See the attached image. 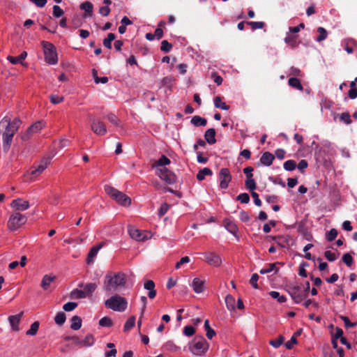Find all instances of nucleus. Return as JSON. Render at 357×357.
<instances>
[{"label":"nucleus","instance_id":"nucleus-62","mask_svg":"<svg viewBox=\"0 0 357 357\" xmlns=\"http://www.w3.org/2000/svg\"><path fill=\"white\" fill-rule=\"evenodd\" d=\"M50 102L54 105L59 104L63 101V97L56 95H51L50 97Z\"/></svg>","mask_w":357,"mask_h":357},{"label":"nucleus","instance_id":"nucleus-16","mask_svg":"<svg viewBox=\"0 0 357 357\" xmlns=\"http://www.w3.org/2000/svg\"><path fill=\"white\" fill-rule=\"evenodd\" d=\"M49 163L50 159L43 160L37 167H33V169L31 170V174L33 176L40 174L47 168Z\"/></svg>","mask_w":357,"mask_h":357},{"label":"nucleus","instance_id":"nucleus-37","mask_svg":"<svg viewBox=\"0 0 357 357\" xmlns=\"http://www.w3.org/2000/svg\"><path fill=\"white\" fill-rule=\"evenodd\" d=\"M284 341V337L283 335H280L275 340H271L269 341V344L273 347L274 348H278L280 347Z\"/></svg>","mask_w":357,"mask_h":357},{"label":"nucleus","instance_id":"nucleus-56","mask_svg":"<svg viewBox=\"0 0 357 357\" xmlns=\"http://www.w3.org/2000/svg\"><path fill=\"white\" fill-rule=\"evenodd\" d=\"M169 208V205L167 203H164L161 204L160 208L158 209V215L160 217H162L165 215V213L167 212V211Z\"/></svg>","mask_w":357,"mask_h":357},{"label":"nucleus","instance_id":"nucleus-55","mask_svg":"<svg viewBox=\"0 0 357 357\" xmlns=\"http://www.w3.org/2000/svg\"><path fill=\"white\" fill-rule=\"evenodd\" d=\"M195 333V329L192 326H186L183 328V334L188 337L193 335Z\"/></svg>","mask_w":357,"mask_h":357},{"label":"nucleus","instance_id":"nucleus-30","mask_svg":"<svg viewBox=\"0 0 357 357\" xmlns=\"http://www.w3.org/2000/svg\"><path fill=\"white\" fill-rule=\"evenodd\" d=\"M213 101L214 105L217 108H220L223 110H228L229 109V106L225 102H222V98L220 96L215 97Z\"/></svg>","mask_w":357,"mask_h":357},{"label":"nucleus","instance_id":"nucleus-11","mask_svg":"<svg viewBox=\"0 0 357 357\" xmlns=\"http://www.w3.org/2000/svg\"><path fill=\"white\" fill-rule=\"evenodd\" d=\"M231 175L229 169L222 168L219 172L220 187L222 189H227L229 183L231 181Z\"/></svg>","mask_w":357,"mask_h":357},{"label":"nucleus","instance_id":"nucleus-2","mask_svg":"<svg viewBox=\"0 0 357 357\" xmlns=\"http://www.w3.org/2000/svg\"><path fill=\"white\" fill-rule=\"evenodd\" d=\"M126 275L123 272L108 271L104 277L102 289L107 294H113L126 287Z\"/></svg>","mask_w":357,"mask_h":357},{"label":"nucleus","instance_id":"nucleus-41","mask_svg":"<svg viewBox=\"0 0 357 357\" xmlns=\"http://www.w3.org/2000/svg\"><path fill=\"white\" fill-rule=\"evenodd\" d=\"M278 263H273V264H268V268H262L259 271V273L261 274H266V273H268L271 271H275V273H278L279 269L278 268H276V264Z\"/></svg>","mask_w":357,"mask_h":357},{"label":"nucleus","instance_id":"nucleus-59","mask_svg":"<svg viewBox=\"0 0 357 357\" xmlns=\"http://www.w3.org/2000/svg\"><path fill=\"white\" fill-rule=\"evenodd\" d=\"M52 9H53V15L55 17H60L64 13L63 10L57 5H54L53 6Z\"/></svg>","mask_w":357,"mask_h":357},{"label":"nucleus","instance_id":"nucleus-44","mask_svg":"<svg viewBox=\"0 0 357 357\" xmlns=\"http://www.w3.org/2000/svg\"><path fill=\"white\" fill-rule=\"evenodd\" d=\"M317 31L319 32V35L316 39L317 41L321 42L327 38L328 33L327 31L324 27H319L317 29Z\"/></svg>","mask_w":357,"mask_h":357},{"label":"nucleus","instance_id":"nucleus-12","mask_svg":"<svg viewBox=\"0 0 357 357\" xmlns=\"http://www.w3.org/2000/svg\"><path fill=\"white\" fill-rule=\"evenodd\" d=\"M204 256L205 261L210 266L214 267H218L222 264V259L215 252H209L203 253Z\"/></svg>","mask_w":357,"mask_h":357},{"label":"nucleus","instance_id":"nucleus-6","mask_svg":"<svg viewBox=\"0 0 357 357\" xmlns=\"http://www.w3.org/2000/svg\"><path fill=\"white\" fill-rule=\"evenodd\" d=\"M42 43L45 61L50 65L56 64L58 61V58L55 47L49 42L43 41Z\"/></svg>","mask_w":357,"mask_h":357},{"label":"nucleus","instance_id":"nucleus-4","mask_svg":"<svg viewBox=\"0 0 357 357\" xmlns=\"http://www.w3.org/2000/svg\"><path fill=\"white\" fill-rule=\"evenodd\" d=\"M105 305L114 311L123 312L127 308L128 302L124 297L115 294L105 301Z\"/></svg>","mask_w":357,"mask_h":357},{"label":"nucleus","instance_id":"nucleus-60","mask_svg":"<svg viewBox=\"0 0 357 357\" xmlns=\"http://www.w3.org/2000/svg\"><path fill=\"white\" fill-rule=\"evenodd\" d=\"M174 79L172 77H165L162 79V85L170 88L172 86Z\"/></svg>","mask_w":357,"mask_h":357},{"label":"nucleus","instance_id":"nucleus-53","mask_svg":"<svg viewBox=\"0 0 357 357\" xmlns=\"http://www.w3.org/2000/svg\"><path fill=\"white\" fill-rule=\"evenodd\" d=\"M342 261L349 267L353 264V257L349 253H346L342 257Z\"/></svg>","mask_w":357,"mask_h":357},{"label":"nucleus","instance_id":"nucleus-13","mask_svg":"<svg viewBox=\"0 0 357 357\" xmlns=\"http://www.w3.org/2000/svg\"><path fill=\"white\" fill-rule=\"evenodd\" d=\"M128 233L132 239L137 241H144L149 238V236L145 231H142L135 227L130 226L128 227Z\"/></svg>","mask_w":357,"mask_h":357},{"label":"nucleus","instance_id":"nucleus-23","mask_svg":"<svg viewBox=\"0 0 357 357\" xmlns=\"http://www.w3.org/2000/svg\"><path fill=\"white\" fill-rule=\"evenodd\" d=\"M56 279L55 276H50L49 275H45L41 281V287L46 290L49 288L52 282Z\"/></svg>","mask_w":357,"mask_h":357},{"label":"nucleus","instance_id":"nucleus-31","mask_svg":"<svg viewBox=\"0 0 357 357\" xmlns=\"http://www.w3.org/2000/svg\"><path fill=\"white\" fill-rule=\"evenodd\" d=\"M288 84L291 87L296 89L299 91H303V87L302 84H301L300 80L298 78L296 77H291L288 80Z\"/></svg>","mask_w":357,"mask_h":357},{"label":"nucleus","instance_id":"nucleus-50","mask_svg":"<svg viewBox=\"0 0 357 357\" xmlns=\"http://www.w3.org/2000/svg\"><path fill=\"white\" fill-rule=\"evenodd\" d=\"M107 119L113 125L118 126L119 125V119L114 114H109L106 116Z\"/></svg>","mask_w":357,"mask_h":357},{"label":"nucleus","instance_id":"nucleus-46","mask_svg":"<svg viewBox=\"0 0 357 357\" xmlns=\"http://www.w3.org/2000/svg\"><path fill=\"white\" fill-rule=\"evenodd\" d=\"M172 48V45L167 40H162L161 43L160 50L164 52H169Z\"/></svg>","mask_w":357,"mask_h":357},{"label":"nucleus","instance_id":"nucleus-26","mask_svg":"<svg viewBox=\"0 0 357 357\" xmlns=\"http://www.w3.org/2000/svg\"><path fill=\"white\" fill-rule=\"evenodd\" d=\"M213 174V172L211 169L208 167H204L199 171L197 174V179L198 181H203L205 178L206 176H211Z\"/></svg>","mask_w":357,"mask_h":357},{"label":"nucleus","instance_id":"nucleus-20","mask_svg":"<svg viewBox=\"0 0 357 357\" xmlns=\"http://www.w3.org/2000/svg\"><path fill=\"white\" fill-rule=\"evenodd\" d=\"M275 159V155L268 151L264 152L261 158L260 162L265 166L269 167L272 165Z\"/></svg>","mask_w":357,"mask_h":357},{"label":"nucleus","instance_id":"nucleus-7","mask_svg":"<svg viewBox=\"0 0 357 357\" xmlns=\"http://www.w3.org/2000/svg\"><path fill=\"white\" fill-rule=\"evenodd\" d=\"M27 218L25 215L15 213L10 215L8 221V227L10 230H16L20 227L26 223Z\"/></svg>","mask_w":357,"mask_h":357},{"label":"nucleus","instance_id":"nucleus-38","mask_svg":"<svg viewBox=\"0 0 357 357\" xmlns=\"http://www.w3.org/2000/svg\"><path fill=\"white\" fill-rule=\"evenodd\" d=\"M296 162L294 160H287L283 164V167L287 171H293L296 169Z\"/></svg>","mask_w":357,"mask_h":357},{"label":"nucleus","instance_id":"nucleus-45","mask_svg":"<svg viewBox=\"0 0 357 357\" xmlns=\"http://www.w3.org/2000/svg\"><path fill=\"white\" fill-rule=\"evenodd\" d=\"M99 325L102 327H112L113 322L110 318L104 317L100 319Z\"/></svg>","mask_w":357,"mask_h":357},{"label":"nucleus","instance_id":"nucleus-34","mask_svg":"<svg viewBox=\"0 0 357 357\" xmlns=\"http://www.w3.org/2000/svg\"><path fill=\"white\" fill-rule=\"evenodd\" d=\"M235 298L231 295H227L225 298V303L229 310H235Z\"/></svg>","mask_w":357,"mask_h":357},{"label":"nucleus","instance_id":"nucleus-40","mask_svg":"<svg viewBox=\"0 0 357 357\" xmlns=\"http://www.w3.org/2000/svg\"><path fill=\"white\" fill-rule=\"evenodd\" d=\"M66 314L63 312H59L56 314L54 317V321L56 324L59 326H62L66 321Z\"/></svg>","mask_w":357,"mask_h":357},{"label":"nucleus","instance_id":"nucleus-9","mask_svg":"<svg viewBox=\"0 0 357 357\" xmlns=\"http://www.w3.org/2000/svg\"><path fill=\"white\" fill-rule=\"evenodd\" d=\"M91 129L99 136L105 135L107 132L105 123L96 118L91 119Z\"/></svg>","mask_w":357,"mask_h":357},{"label":"nucleus","instance_id":"nucleus-8","mask_svg":"<svg viewBox=\"0 0 357 357\" xmlns=\"http://www.w3.org/2000/svg\"><path fill=\"white\" fill-rule=\"evenodd\" d=\"M287 291L296 303H300L306 297V295L303 294V291L298 285L288 286Z\"/></svg>","mask_w":357,"mask_h":357},{"label":"nucleus","instance_id":"nucleus-58","mask_svg":"<svg viewBox=\"0 0 357 357\" xmlns=\"http://www.w3.org/2000/svg\"><path fill=\"white\" fill-rule=\"evenodd\" d=\"M259 277L258 274L253 273L251 276V278L250 280V284L255 288V289H259V286L257 284V281L259 280Z\"/></svg>","mask_w":357,"mask_h":357},{"label":"nucleus","instance_id":"nucleus-29","mask_svg":"<svg viewBox=\"0 0 357 357\" xmlns=\"http://www.w3.org/2000/svg\"><path fill=\"white\" fill-rule=\"evenodd\" d=\"M191 123L195 126H205L207 123V120L199 116H194L191 119Z\"/></svg>","mask_w":357,"mask_h":357},{"label":"nucleus","instance_id":"nucleus-39","mask_svg":"<svg viewBox=\"0 0 357 357\" xmlns=\"http://www.w3.org/2000/svg\"><path fill=\"white\" fill-rule=\"evenodd\" d=\"M40 324L38 321H34L31 325L30 328L26 331V334L27 335H35L39 328Z\"/></svg>","mask_w":357,"mask_h":357},{"label":"nucleus","instance_id":"nucleus-10","mask_svg":"<svg viewBox=\"0 0 357 357\" xmlns=\"http://www.w3.org/2000/svg\"><path fill=\"white\" fill-rule=\"evenodd\" d=\"M158 171V176L167 184L172 185L176 182V176L167 167H162Z\"/></svg>","mask_w":357,"mask_h":357},{"label":"nucleus","instance_id":"nucleus-24","mask_svg":"<svg viewBox=\"0 0 357 357\" xmlns=\"http://www.w3.org/2000/svg\"><path fill=\"white\" fill-rule=\"evenodd\" d=\"M100 246H93L88 253L86 262L88 264L93 263V259L96 257Z\"/></svg>","mask_w":357,"mask_h":357},{"label":"nucleus","instance_id":"nucleus-64","mask_svg":"<svg viewBox=\"0 0 357 357\" xmlns=\"http://www.w3.org/2000/svg\"><path fill=\"white\" fill-rule=\"evenodd\" d=\"M324 256L329 261H334L337 259L335 254L328 250L324 252Z\"/></svg>","mask_w":357,"mask_h":357},{"label":"nucleus","instance_id":"nucleus-27","mask_svg":"<svg viewBox=\"0 0 357 357\" xmlns=\"http://www.w3.org/2000/svg\"><path fill=\"white\" fill-rule=\"evenodd\" d=\"M80 8L85 11L86 16V15H89V16L92 15L93 6L91 2L85 1L82 3H81Z\"/></svg>","mask_w":357,"mask_h":357},{"label":"nucleus","instance_id":"nucleus-14","mask_svg":"<svg viewBox=\"0 0 357 357\" xmlns=\"http://www.w3.org/2000/svg\"><path fill=\"white\" fill-rule=\"evenodd\" d=\"M10 206L17 211H25L29 207V203L22 199H16L12 201Z\"/></svg>","mask_w":357,"mask_h":357},{"label":"nucleus","instance_id":"nucleus-22","mask_svg":"<svg viewBox=\"0 0 357 357\" xmlns=\"http://www.w3.org/2000/svg\"><path fill=\"white\" fill-rule=\"evenodd\" d=\"M281 248H285L289 244V237L284 236H270Z\"/></svg>","mask_w":357,"mask_h":357},{"label":"nucleus","instance_id":"nucleus-63","mask_svg":"<svg viewBox=\"0 0 357 357\" xmlns=\"http://www.w3.org/2000/svg\"><path fill=\"white\" fill-rule=\"evenodd\" d=\"M65 340L73 341L75 344L81 347V340L77 336H67Z\"/></svg>","mask_w":357,"mask_h":357},{"label":"nucleus","instance_id":"nucleus-18","mask_svg":"<svg viewBox=\"0 0 357 357\" xmlns=\"http://www.w3.org/2000/svg\"><path fill=\"white\" fill-rule=\"evenodd\" d=\"M204 283L205 281L198 278L193 279L192 287L193 290L197 294L202 293L204 291Z\"/></svg>","mask_w":357,"mask_h":357},{"label":"nucleus","instance_id":"nucleus-17","mask_svg":"<svg viewBox=\"0 0 357 357\" xmlns=\"http://www.w3.org/2000/svg\"><path fill=\"white\" fill-rule=\"evenodd\" d=\"M23 316V312H20L19 314L16 315H11L8 317V321L10 322V324L11 326V328L13 331H19V323L21 319V318Z\"/></svg>","mask_w":357,"mask_h":357},{"label":"nucleus","instance_id":"nucleus-36","mask_svg":"<svg viewBox=\"0 0 357 357\" xmlns=\"http://www.w3.org/2000/svg\"><path fill=\"white\" fill-rule=\"evenodd\" d=\"M170 163V160L165 155H162L157 161H155L153 167L164 166L169 165Z\"/></svg>","mask_w":357,"mask_h":357},{"label":"nucleus","instance_id":"nucleus-25","mask_svg":"<svg viewBox=\"0 0 357 357\" xmlns=\"http://www.w3.org/2000/svg\"><path fill=\"white\" fill-rule=\"evenodd\" d=\"M70 328L75 331L79 330L82 327V319L77 315L71 318Z\"/></svg>","mask_w":357,"mask_h":357},{"label":"nucleus","instance_id":"nucleus-3","mask_svg":"<svg viewBox=\"0 0 357 357\" xmlns=\"http://www.w3.org/2000/svg\"><path fill=\"white\" fill-rule=\"evenodd\" d=\"M105 191L119 204L123 206H128L131 204V199L126 194L114 188V187L106 185H105Z\"/></svg>","mask_w":357,"mask_h":357},{"label":"nucleus","instance_id":"nucleus-57","mask_svg":"<svg viewBox=\"0 0 357 357\" xmlns=\"http://www.w3.org/2000/svg\"><path fill=\"white\" fill-rule=\"evenodd\" d=\"M340 120L344 122L346 124H351L352 122V120L351 119V116L349 112H344L341 114Z\"/></svg>","mask_w":357,"mask_h":357},{"label":"nucleus","instance_id":"nucleus-21","mask_svg":"<svg viewBox=\"0 0 357 357\" xmlns=\"http://www.w3.org/2000/svg\"><path fill=\"white\" fill-rule=\"evenodd\" d=\"M216 132L214 128H208L204 133V139L208 144H214L216 142Z\"/></svg>","mask_w":357,"mask_h":357},{"label":"nucleus","instance_id":"nucleus-54","mask_svg":"<svg viewBox=\"0 0 357 357\" xmlns=\"http://www.w3.org/2000/svg\"><path fill=\"white\" fill-rule=\"evenodd\" d=\"M247 24L250 26L253 30L262 29L265 24L263 22H248Z\"/></svg>","mask_w":357,"mask_h":357},{"label":"nucleus","instance_id":"nucleus-15","mask_svg":"<svg viewBox=\"0 0 357 357\" xmlns=\"http://www.w3.org/2000/svg\"><path fill=\"white\" fill-rule=\"evenodd\" d=\"M78 286L79 287L84 288L82 291H84V294L86 298L91 297L93 293L95 291V290L97 288L96 284L93 283V282L88 283L85 285H84L83 283H81V284H79Z\"/></svg>","mask_w":357,"mask_h":357},{"label":"nucleus","instance_id":"nucleus-48","mask_svg":"<svg viewBox=\"0 0 357 357\" xmlns=\"http://www.w3.org/2000/svg\"><path fill=\"white\" fill-rule=\"evenodd\" d=\"M245 187L251 192H254L256 189V183L252 178H247L245 181Z\"/></svg>","mask_w":357,"mask_h":357},{"label":"nucleus","instance_id":"nucleus-32","mask_svg":"<svg viewBox=\"0 0 357 357\" xmlns=\"http://www.w3.org/2000/svg\"><path fill=\"white\" fill-rule=\"evenodd\" d=\"M204 328L206 332V337L209 340H211L216 335L215 331L211 328L209 321L208 319H206L204 321Z\"/></svg>","mask_w":357,"mask_h":357},{"label":"nucleus","instance_id":"nucleus-42","mask_svg":"<svg viewBox=\"0 0 357 357\" xmlns=\"http://www.w3.org/2000/svg\"><path fill=\"white\" fill-rule=\"evenodd\" d=\"M135 324V317L134 316H132L130 318H128V320L126 321L124 325L123 331L126 332L129 331L132 328L134 327Z\"/></svg>","mask_w":357,"mask_h":357},{"label":"nucleus","instance_id":"nucleus-5","mask_svg":"<svg viewBox=\"0 0 357 357\" xmlns=\"http://www.w3.org/2000/svg\"><path fill=\"white\" fill-rule=\"evenodd\" d=\"M209 344L203 336L196 337L191 342L189 349L190 351L197 356L204 354L208 349Z\"/></svg>","mask_w":357,"mask_h":357},{"label":"nucleus","instance_id":"nucleus-35","mask_svg":"<svg viewBox=\"0 0 357 357\" xmlns=\"http://www.w3.org/2000/svg\"><path fill=\"white\" fill-rule=\"evenodd\" d=\"M72 299L85 298V295L82 289H75L70 292Z\"/></svg>","mask_w":357,"mask_h":357},{"label":"nucleus","instance_id":"nucleus-1","mask_svg":"<svg viewBox=\"0 0 357 357\" xmlns=\"http://www.w3.org/2000/svg\"><path fill=\"white\" fill-rule=\"evenodd\" d=\"M21 120L15 118L13 121L8 116L3 117L0 121V133L2 135V149L4 153H8L15 134L18 130Z\"/></svg>","mask_w":357,"mask_h":357},{"label":"nucleus","instance_id":"nucleus-52","mask_svg":"<svg viewBox=\"0 0 357 357\" xmlns=\"http://www.w3.org/2000/svg\"><path fill=\"white\" fill-rule=\"evenodd\" d=\"M77 306V303L75 302H68L63 305V309L66 312L73 311Z\"/></svg>","mask_w":357,"mask_h":357},{"label":"nucleus","instance_id":"nucleus-49","mask_svg":"<svg viewBox=\"0 0 357 357\" xmlns=\"http://www.w3.org/2000/svg\"><path fill=\"white\" fill-rule=\"evenodd\" d=\"M236 199L243 204H248L250 202V196L246 192L241 193L237 196Z\"/></svg>","mask_w":357,"mask_h":357},{"label":"nucleus","instance_id":"nucleus-28","mask_svg":"<svg viewBox=\"0 0 357 357\" xmlns=\"http://www.w3.org/2000/svg\"><path fill=\"white\" fill-rule=\"evenodd\" d=\"M284 42L292 48L297 47L298 45L296 36H290L287 34L284 38Z\"/></svg>","mask_w":357,"mask_h":357},{"label":"nucleus","instance_id":"nucleus-43","mask_svg":"<svg viewBox=\"0 0 357 357\" xmlns=\"http://www.w3.org/2000/svg\"><path fill=\"white\" fill-rule=\"evenodd\" d=\"M269 295L273 298H275V299H277L278 301L280 303H284L286 301H287V298L285 296H281L279 292L278 291H271L269 292Z\"/></svg>","mask_w":357,"mask_h":357},{"label":"nucleus","instance_id":"nucleus-33","mask_svg":"<svg viewBox=\"0 0 357 357\" xmlns=\"http://www.w3.org/2000/svg\"><path fill=\"white\" fill-rule=\"evenodd\" d=\"M94 343V337L93 335L88 334L84 340H81V347H90Z\"/></svg>","mask_w":357,"mask_h":357},{"label":"nucleus","instance_id":"nucleus-51","mask_svg":"<svg viewBox=\"0 0 357 357\" xmlns=\"http://www.w3.org/2000/svg\"><path fill=\"white\" fill-rule=\"evenodd\" d=\"M337 231L336 229H331L327 234H326V238L328 241H333L335 239V238L337 236Z\"/></svg>","mask_w":357,"mask_h":357},{"label":"nucleus","instance_id":"nucleus-19","mask_svg":"<svg viewBox=\"0 0 357 357\" xmlns=\"http://www.w3.org/2000/svg\"><path fill=\"white\" fill-rule=\"evenodd\" d=\"M223 223H224V226H225V229L229 232H230L231 234H232L233 235H234L236 236V234L238 231V227L236 225V223L229 219L224 220Z\"/></svg>","mask_w":357,"mask_h":357},{"label":"nucleus","instance_id":"nucleus-47","mask_svg":"<svg viewBox=\"0 0 357 357\" xmlns=\"http://www.w3.org/2000/svg\"><path fill=\"white\" fill-rule=\"evenodd\" d=\"M43 128V123L41 121L36 122L29 126V131H32L33 133L38 132Z\"/></svg>","mask_w":357,"mask_h":357},{"label":"nucleus","instance_id":"nucleus-61","mask_svg":"<svg viewBox=\"0 0 357 357\" xmlns=\"http://www.w3.org/2000/svg\"><path fill=\"white\" fill-rule=\"evenodd\" d=\"M298 343L297 339L295 337V335H293L290 340L284 344L285 347L287 349H291L294 344H296Z\"/></svg>","mask_w":357,"mask_h":357}]
</instances>
